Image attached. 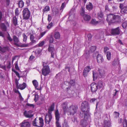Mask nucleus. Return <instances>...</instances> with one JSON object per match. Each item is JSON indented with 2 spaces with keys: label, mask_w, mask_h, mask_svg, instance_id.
Masks as SVG:
<instances>
[{
  "label": "nucleus",
  "mask_w": 127,
  "mask_h": 127,
  "mask_svg": "<svg viewBox=\"0 0 127 127\" xmlns=\"http://www.w3.org/2000/svg\"><path fill=\"white\" fill-rule=\"evenodd\" d=\"M30 38L31 41L29 43V44H30L31 45H33V44L36 43V41L34 39L35 37L33 34H30ZM29 45V44L28 43L22 44H21L20 43L17 47H26L28 46Z\"/></svg>",
  "instance_id": "nucleus-3"
},
{
  "label": "nucleus",
  "mask_w": 127,
  "mask_h": 127,
  "mask_svg": "<svg viewBox=\"0 0 127 127\" xmlns=\"http://www.w3.org/2000/svg\"><path fill=\"white\" fill-rule=\"evenodd\" d=\"M39 96L38 95H35L34 99L35 102L37 101L38 99Z\"/></svg>",
  "instance_id": "nucleus-55"
},
{
  "label": "nucleus",
  "mask_w": 127,
  "mask_h": 127,
  "mask_svg": "<svg viewBox=\"0 0 127 127\" xmlns=\"http://www.w3.org/2000/svg\"><path fill=\"white\" fill-rule=\"evenodd\" d=\"M62 106L64 110V111H67L68 109L67 103L65 102L63 103L62 104Z\"/></svg>",
  "instance_id": "nucleus-28"
},
{
  "label": "nucleus",
  "mask_w": 127,
  "mask_h": 127,
  "mask_svg": "<svg viewBox=\"0 0 127 127\" xmlns=\"http://www.w3.org/2000/svg\"><path fill=\"white\" fill-rule=\"evenodd\" d=\"M60 114L59 112H55V115L56 119V126L61 125L59 123V121L60 118Z\"/></svg>",
  "instance_id": "nucleus-11"
},
{
  "label": "nucleus",
  "mask_w": 127,
  "mask_h": 127,
  "mask_svg": "<svg viewBox=\"0 0 127 127\" xmlns=\"http://www.w3.org/2000/svg\"><path fill=\"white\" fill-rule=\"evenodd\" d=\"M27 106H29L30 107L34 108V105L33 104H31L28 103H27L26 104Z\"/></svg>",
  "instance_id": "nucleus-56"
},
{
  "label": "nucleus",
  "mask_w": 127,
  "mask_h": 127,
  "mask_svg": "<svg viewBox=\"0 0 127 127\" xmlns=\"http://www.w3.org/2000/svg\"><path fill=\"white\" fill-rule=\"evenodd\" d=\"M120 27H118L116 28L111 29V33L113 35H118L120 33Z\"/></svg>",
  "instance_id": "nucleus-8"
},
{
  "label": "nucleus",
  "mask_w": 127,
  "mask_h": 127,
  "mask_svg": "<svg viewBox=\"0 0 127 127\" xmlns=\"http://www.w3.org/2000/svg\"><path fill=\"white\" fill-rule=\"evenodd\" d=\"M35 58L34 56H32V55L29 58V60L30 61H32Z\"/></svg>",
  "instance_id": "nucleus-64"
},
{
  "label": "nucleus",
  "mask_w": 127,
  "mask_h": 127,
  "mask_svg": "<svg viewBox=\"0 0 127 127\" xmlns=\"http://www.w3.org/2000/svg\"><path fill=\"white\" fill-rule=\"evenodd\" d=\"M46 31L44 32H41L39 36H36L35 37L36 39L38 40L40 39L42 37L43 35L46 33Z\"/></svg>",
  "instance_id": "nucleus-25"
},
{
  "label": "nucleus",
  "mask_w": 127,
  "mask_h": 127,
  "mask_svg": "<svg viewBox=\"0 0 127 127\" xmlns=\"http://www.w3.org/2000/svg\"><path fill=\"white\" fill-rule=\"evenodd\" d=\"M122 124L124 127H127V120L126 119H123Z\"/></svg>",
  "instance_id": "nucleus-38"
},
{
  "label": "nucleus",
  "mask_w": 127,
  "mask_h": 127,
  "mask_svg": "<svg viewBox=\"0 0 127 127\" xmlns=\"http://www.w3.org/2000/svg\"><path fill=\"white\" fill-rule=\"evenodd\" d=\"M22 36L23 38V42H26L27 39V36L25 33L22 34Z\"/></svg>",
  "instance_id": "nucleus-40"
},
{
  "label": "nucleus",
  "mask_w": 127,
  "mask_h": 127,
  "mask_svg": "<svg viewBox=\"0 0 127 127\" xmlns=\"http://www.w3.org/2000/svg\"><path fill=\"white\" fill-rule=\"evenodd\" d=\"M54 41V39L53 38V36H51L50 38L49 39V43H52Z\"/></svg>",
  "instance_id": "nucleus-51"
},
{
  "label": "nucleus",
  "mask_w": 127,
  "mask_h": 127,
  "mask_svg": "<svg viewBox=\"0 0 127 127\" xmlns=\"http://www.w3.org/2000/svg\"><path fill=\"white\" fill-rule=\"evenodd\" d=\"M12 71L15 74L16 76L19 78L21 77L19 73L17 71H16L14 69H12Z\"/></svg>",
  "instance_id": "nucleus-44"
},
{
  "label": "nucleus",
  "mask_w": 127,
  "mask_h": 127,
  "mask_svg": "<svg viewBox=\"0 0 127 127\" xmlns=\"http://www.w3.org/2000/svg\"><path fill=\"white\" fill-rule=\"evenodd\" d=\"M119 113L117 112H114V116L115 117L117 118L119 117Z\"/></svg>",
  "instance_id": "nucleus-45"
},
{
  "label": "nucleus",
  "mask_w": 127,
  "mask_h": 127,
  "mask_svg": "<svg viewBox=\"0 0 127 127\" xmlns=\"http://www.w3.org/2000/svg\"><path fill=\"white\" fill-rule=\"evenodd\" d=\"M75 82V80H71L69 82H68L71 86H74V85Z\"/></svg>",
  "instance_id": "nucleus-46"
},
{
  "label": "nucleus",
  "mask_w": 127,
  "mask_h": 127,
  "mask_svg": "<svg viewBox=\"0 0 127 127\" xmlns=\"http://www.w3.org/2000/svg\"><path fill=\"white\" fill-rule=\"evenodd\" d=\"M62 127H69L67 123L66 122H64L62 125Z\"/></svg>",
  "instance_id": "nucleus-52"
},
{
  "label": "nucleus",
  "mask_w": 127,
  "mask_h": 127,
  "mask_svg": "<svg viewBox=\"0 0 127 127\" xmlns=\"http://www.w3.org/2000/svg\"><path fill=\"white\" fill-rule=\"evenodd\" d=\"M13 40L14 42V45L18 46L20 43V42L18 38L16 36L14 35L13 36Z\"/></svg>",
  "instance_id": "nucleus-17"
},
{
  "label": "nucleus",
  "mask_w": 127,
  "mask_h": 127,
  "mask_svg": "<svg viewBox=\"0 0 127 127\" xmlns=\"http://www.w3.org/2000/svg\"><path fill=\"white\" fill-rule=\"evenodd\" d=\"M98 87H99V89L102 88L103 87V82L101 81H99L98 83Z\"/></svg>",
  "instance_id": "nucleus-37"
},
{
  "label": "nucleus",
  "mask_w": 127,
  "mask_h": 127,
  "mask_svg": "<svg viewBox=\"0 0 127 127\" xmlns=\"http://www.w3.org/2000/svg\"><path fill=\"white\" fill-rule=\"evenodd\" d=\"M114 15L112 14H109L107 15L106 20L109 24L114 23L113 22Z\"/></svg>",
  "instance_id": "nucleus-9"
},
{
  "label": "nucleus",
  "mask_w": 127,
  "mask_h": 127,
  "mask_svg": "<svg viewBox=\"0 0 127 127\" xmlns=\"http://www.w3.org/2000/svg\"><path fill=\"white\" fill-rule=\"evenodd\" d=\"M0 28L2 31L6 32L7 28L5 23H1L0 24Z\"/></svg>",
  "instance_id": "nucleus-19"
},
{
  "label": "nucleus",
  "mask_w": 127,
  "mask_h": 127,
  "mask_svg": "<svg viewBox=\"0 0 127 127\" xmlns=\"http://www.w3.org/2000/svg\"><path fill=\"white\" fill-rule=\"evenodd\" d=\"M32 125L37 127H43L44 125V121L42 117L39 118L38 119L37 118L34 119L32 122Z\"/></svg>",
  "instance_id": "nucleus-2"
},
{
  "label": "nucleus",
  "mask_w": 127,
  "mask_h": 127,
  "mask_svg": "<svg viewBox=\"0 0 127 127\" xmlns=\"http://www.w3.org/2000/svg\"><path fill=\"white\" fill-rule=\"evenodd\" d=\"M27 112H24V115L27 118H31L33 116V114H29Z\"/></svg>",
  "instance_id": "nucleus-32"
},
{
  "label": "nucleus",
  "mask_w": 127,
  "mask_h": 127,
  "mask_svg": "<svg viewBox=\"0 0 127 127\" xmlns=\"http://www.w3.org/2000/svg\"><path fill=\"white\" fill-rule=\"evenodd\" d=\"M23 19L26 20H28L31 15L30 11L27 8H24L22 11Z\"/></svg>",
  "instance_id": "nucleus-4"
},
{
  "label": "nucleus",
  "mask_w": 127,
  "mask_h": 127,
  "mask_svg": "<svg viewBox=\"0 0 127 127\" xmlns=\"http://www.w3.org/2000/svg\"><path fill=\"white\" fill-rule=\"evenodd\" d=\"M55 107L54 103H53L48 108V111H53Z\"/></svg>",
  "instance_id": "nucleus-36"
},
{
  "label": "nucleus",
  "mask_w": 127,
  "mask_h": 127,
  "mask_svg": "<svg viewBox=\"0 0 127 127\" xmlns=\"http://www.w3.org/2000/svg\"><path fill=\"white\" fill-rule=\"evenodd\" d=\"M86 8L89 10H91L93 8V5L91 3L89 2L88 4L87 5Z\"/></svg>",
  "instance_id": "nucleus-27"
},
{
  "label": "nucleus",
  "mask_w": 127,
  "mask_h": 127,
  "mask_svg": "<svg viewBox=\"0 0 127 127\" xmlns=\"http://www.w3.org/2000/svg\"><path fill=\"white\" fill-rule=\"evenodd\" d=\"M84 20L85 21H88L90 20L91 18L90 16L87 14H86L83 16Z\"/></svg>",
  "instance_id": "nucleus-33"
},
{
  "label": "nucleus",
  "mask_w": 127,
  "mask_h": 127,
  "mask_svg": "<svg viewBox=\"0 0 127 127\" xmlns=\"http://www.w3.org/2000/svg\"><path fill=\"white\" fill-rule=\"evenodd\" d=\"M82 114H84V119L80 122V125L83 127H86L88 124V122L89 120H91L90 115L88 112H84Z\"/></svg>",
  "instance_id": "nucleus-1"
},
{
  "label": "nucleus",
  "mask_w": 127,
  "mask_h": 127,
  "mask_svg": "<svg viewBox=\"0 0 127 127\" xmlns=\"http://www.w3.org/2000/svg\"><path fill=\"white\" fill-rule=\"evenodd\" d=\"M120 8L121 9V12L122 14L127 13V7L124 6L123 8L120 5Z\"/></svg>",
  "instance_id": "nucleus-21"
},
{
  "label": "nucleus",
  "mask_w": 127,
  "mask_h": 127,
  "mask_svg": "<svg viewBox=\"0 0 127 127\" xmlns=\"http://www.w3.org/2000/svg\"><path fill=\"white\" fill-rule=\"evenodd\" d=\"M112 8L114 11H116V10L118 8V7L117 6L114 5L112 6Z\"/></svg>",
  "instance_id": "nucleus-57"
},
{
  "label": "nucleus",
  "mask_w": 127,
  "mask_h": 127,
  "mask_svg": "<svg viewBox=\"0 0 127 127\" xmlns=\"http://www.w3.org/2000/svg\"><path fill=\"white\" fill-rule=\"evenodd\" d=\"M50 10V7L48 6H46L45 8L43 9V13L45 12L46 11H49Z\"/></svg>",
  "instance_id": "nucleus-41"
},
{
  "label": "nucleus",
  "mask_w": 127,
  "mask_h": 127,
  "mask_svg": "<svg viewBox=\"0 0 127 127\" xmlns=\"http://www.w3.org/2000/svg\"><path fill=\"white\" fill-rule=\"evenodd\" d=\"M26 84L24 82L22 84H20L19 86L17 88L18 89H20L21 90H23L26 87Z\"/></svg>",
  "instance_id": "nucleus-23"
},
{
  "label": "nucleus",
  "mask_w": 127,
  "mask_h": 127,
  "mask_svg": "<svg viewBox=\"0 0 127 127\" xmlns=\"http://www.w3.org/2000/svg\"><path fill=\"white\" fill-rule=\"evenodd\" d=\"M7 49V47H3L0 46V52L2 53H5Z\"/></svg>",
  "instance_id": "nucleus-34"
},
{
  "label": "nucleus",
  "mask_w": 127,
  "mask_h": 127,
  "mask_svg": "<svg viewBox=\"0 0 127 127\" xmlns=\"http://www.w3.org/2000/svg\"><path fill=\"white\" fill-rule=\"evenodd\" d=\"M81 108L82 111H89L90 107L88 102L86 101H83L81 104Z\"/></svg>",
  "instance_id": "nucleus-5"
},
{
  "label": "nucleus",
  "mask_w": 127,
  "mask_h": 127,
  "mask_svg": "<svg viewBox=\"0 0 127 127\" xmlns=\"http://www.w3.org/2000/svg\"><path fill=\"white\" fill-rule=\"evenodd\" d=\"M98 22L96 21L95 19H93L91 22V23L93 24L96 25L98 24Z\"/></svg>",
  "instance_id": "nucleus-42"
},
{
  "label": "nucleus",
  "mask_w": 127,
  "mask_h": 127,
  "mask_svg": "<svg viewBox=\"0 0 127 127\" xmlns=\"http://www.w3.org/2000/svg\"><path fill=\"white\" fill-rule=\"evenodd\" d=\"M49 47L48 48V51L49 52H51V57L53 58H54V51H55V49L54 46L51 45L50 43L49 44Z\"/></svg>",
  "instance_id": "nucleus-10"
},
{
  "label": "nucleus",
  "mask_w": 127,
  "mask_h": 127,
  "mask_svg": "<svg viewBox=\"0 0 127 127\" xmlns=\"http://www.w3.org/2000/svg\"><path fill=\"white\" fill-rule=\"evenodd\" d=\"M97 61L98 63L101 64L104 61V59L102 56L100 54H98L97 56Z\"/></svg>",
  "instance_id": "nucleus-16"
},
{
  "label": "nucleus",
  "mask_w": 127,
  "mask_h": 127,
  "mask_svg": "<svg viewBox=\"0 0 127 127\" xmlns=\"http://www.w3.org/2000/svg\"><path fill=\"white\" fill-rule=\"evenodd\" d=\"M18 4L19 7L21 8L24 7V3L22 0H20L18 1Z\"/></svg>",
  "instance_id": "nucleus-26"
},
{
  "label": "nucleus",
  "mask_w": 127,
  "mask_h": 127,
  "mask_svg": "<svg viewBox=\"0 0 127 127\" xmlns=\"http://www.w3.org/2000/svg\"><path fill=\"white\" fill-rule=\"evenodd\" d=\"M119 61L118 58L114 59L112 63V65L114 66L116 65L119 64Z\"/></svg>",
  "instance_id": "nucleus-31"
},
{
  "label": "nucleus",
  "mask_w": 127,
  "mask_h": 127,
  "mask_svg": "<svg viewBox=\"0 0 127 127\" xmlns=\"http://www.w3.org/2000/svg\"><path fill=\"white\" fill-rule=\"evenodd\" d=\"M98 16L99 18H102L103 17V13L101 12H99L98 13Z\"/></svg>",
  "instance_id": "nucleus-43"
},
{
  "label": "nucleus",
  "mask_w": 127,
  "mask_h": 127,
  "mask_svg": "<svg viewBox=\"0 0 127 127\" xmlns=\"http://www.w3.org/2000/svg\"><path fill=\"white\" fill-rule=\"evenodd\" d=\"M52 17L51 15L49 14L48 15V21L50 22L52 20Z\"/></svg>",
  "instance_id": "nucleus-60"
},
{
  "label": "nucleus",
  "mask_w": 127,
  "mask_h": 127,
  "mask_svg": "<svg viewBox=\"0 0 127 127\" xmlns=\"http://www.w3.org/2000/svg\"><path fill=\"white\" fill-rule=\"evenodd\" d=\"M15 83L16 87L17 88H18L19 86V83L17 79H16L15 80Z\"/></svg>",
  "instance_id": "nucleus-59"
},
{
  "label": "nucleus",
  "mask_w": 127,
  "mask_h": 127,
  "mask_svg": "<svg viewBox=\"0 0 127 127\" xmlns=\"http://www.w3.org/2000/svg\"><path fill=\"white\" fill-rule=\"evenodd\" d=\"M42 51L41 50L39 49H37L35 50V52L38 54H40L41 52Z\"/></svg>",
  "instance_id": "nucleus-54"
},
{
  "label": "nucleus",
  "mask_w": 127,
  "mask_h": 127,
  "mask_svg": "<svg viewBox=\"0 0 127 127\" xmlns=\"http://www.w3.org/2000/svg\"><path fill=\"white\" fill-rule=\"evenodd\" d=\"M42 72V74L45 76L49 75L50 72V70L49 66L48 65L44 66L43 64Z\"/></svg>",
  "instance_id": "nucleus-6"
},
{
  "label": "nucleus",
  "mask_w": 127,
  "mask_h": 127,
  "mask_svg": "<svg viewBox=\"0 0 127 127\" xmlns=\"http://www.w3.org/2000/svg\"><path fill=\"white\" fill-rule=\"evenodd\" d=\"M18 18L17 17L14 16L13 17V19L12 20V22H13L14 25L15 26H16L18 25Z\"/></svg>",
  "instance_id": "nucleus-22"
},
{
  "label": "nucleus",
  "mask_w": 127,
  "mask_h": 127,
  "mask_svg": "<svg viewBox=\"0 0 127 127\" xmlns=\"http://www.w3.org/2000/svg\"><path fill=\"white\" fill-rule=\"evenodd\" d=\"M98 70L100 75L101 77L104 76L105 74V72L104 69L103 68H99Z\"/></svg>",
  "instance_id": "nucleus-24"
},
{
  "label": "nucleus",
  "mask_w": 127,
  "mask_h": 127,
  "mask_svg": "<svg viewBox=\"0 0 127 127\" xmlns=\"http://www.w3.org/2000/svg\"><path fill=\"white\" fill-rule=\"evenodd\" d=\"M121 19L120 16L119 15H115L113 22L115 23H119L121 22Z\"/></svg>",
  "instance_id": "nucleus-14"
},
{
  "label": "nucleus",
  "mask_w": 127,
  "mask_h": 127,
  "mask_svg": "<svg viewBox=\"0 0 127 127\" xmlns=\"http://www.w3.org/2000/svg\"><path fill=\"white\" fill-rule=\"evenodd\" d=\"M91 69L90 66H88L86 67L84 69L83 71V75L86 77L87 76L88 73L89 72Z\"/></svg>",
  "instance_id": "nucleus-15"
},
{
  "label": "nucleus",
  "mask_w": 127,
  "mask_h": 127,
  "mask_svg": "<svg viewBox=\"0 0 127 127\" xmlns=\"http://www.w3.org/2000/svg\"><path fill=\"white\" fill-rule=\"evenodd\" d=\"M78 109V106L77 105H73L70 106L69 108V110L70 111H76Z\"/></svg>",
  "instance_id": "nucleus-20"
},
{
  "label": "nucleus",
  "mask_w": 127,
  "mask_h": 127,
  "mask_svg": "<svg viewBox=\"0 0 127 127\" xmlns=\"http://www.w3.org/2000/svg\"><path fill=\"white\" fill-rule=\"evenodd\" d=\"M48 112L46 114L45 116V123L48 124L51 121L52 118V116L50 112Z\"/></svg>",
  "instance_id": "nucleus-7"
},
{
  "label": "nucleus",
  "mask_w": 127,
  "mask_h": 127,
  "mask_svg": "<svg viewBox=\"0 0 127 127\" xmlns=\"http://www.w3.org/2000/svg\"><path fill=\"white\" fill-rule=\"evenodd\" d=\"M81 14L83 17L86 14H85V10L83 8H82L81 12Z\"/></svg>",
  "instance_id": "nucleus-53"
},
{
  "label": "nucleus",
  "mask_w": 127,
  "mask_h": 127,
  "mask_svg": "<svg viewBox=\"0 0 127 127\" xmlns=\"http://www.w3.org/2000/svg\"><path fill=\"white\" fill-rule=\"evenodd\" d=\"M15 16L17 17V18L20 14V12L18 8H17L15 10Z\"/></svg>",
  "instance_id": "nucleus-35"
},
{
  "label": "nucleus",
  "mask_w": 127,
  "mask_h": 127,
  "mask_svg": "<svg viewBox=\"0 0 127 127\" xmlns=\"http://www.w3.org/2000/svg\"><path fill=\"white\" fill-rule=\"evenodd\" d=\"M15 68L17 70H20V69L19 67L18 64H16L15 65Z\"/></svg>",
  "instance_id": "nucleus-61"
},
{
  "label": "nucleus",
  "mask_w": 127,
  "mask_h": 127,
  "mask_svg": "<svg viewBox=\"0 0 127 127\" xmlns=\"http://www.w3.org/2000/svg\"><path fill=\"white\" fill-rule=\"evenodd\" d=\"M32 83L35 88L37 90H41V88H38V83L37 81L36 80H34L32 81Z\"/></svg>",
  "instance_id": "nucleus-18"
},
{
  "label": "nucleus",
  "mask_w": 127,
  "mask_h": 127,
  "mask_svg": "<svg viewBox=\"0 0 127 127\" xmlns=\"http://www.w3.org/2000/svg\"><path fill=\"white\" fill-rule=\"evenodd\" d=\"M122 27L124 29L126 28L127 27V22H125L122 24Z\"/></svg>",
  "instance_id": "nucleus-47"
},
{
  "label": "nucleus",
  "mask_w": 127,
  "mask_h": 127,
  "mask_svg": "<svg viewBox=\"0 0 127 127\" xmlns=\"http://www.w3.org/2000/svg\"><path fill=\"white\" fill-rule=\"evenodd\" d=\"M111 126V123L110 122L106 121H104V127H110Z\"/></svg>",
  "instance_id": "nucleus-30"
},
{
  "label": "nucleus",
  "mask_w": 127,
  "mask_h": 127,
  "mask_svg": "<svg viewBox=\"0 0 127 127\" xmlns=\"http://www.w3.org/2000/svg\"><path fill=\"white\" fill-rule=\"evenodd\" d=\"M54 36L56 39H59L60 37V34L59 32H55L54 33Z\"/></svg>",
  "instance_id": "nucleus-29"
},
{
  "label": "nucleus",
  "mask_w": 127,
  "mask_h": 127,
  "mask_svg": "<svg viewBox=\"0 0 127 127\" xmlns=\"http://www.w3.org/2000/svg\"><path fill=\"white\" fill-rule=\"evenodd\" d=\"M44 44V41H40L38 44V45L39 47H41Z\"/></svg>",
  "instance_id": "nucleus-49"
},
{
  "label": "nucleus",
  "mask_w": 127,
  "mask_h": 127,
  "mask_svg": "<svg viewBox=\"0 0 127 127\" xmlns=\"http://www.w3.org/2000/svg\"><path fill=\"white\" fill-rule=\"evenodd\" d=\"M65 3L64 2L63 3H62V5L61 7V8H60L61 9H63L65 6Z\"/></svg>",
  "instance_id": "nucleus-63"
},
{
  "label": "nucleus",
  "mask_w": 127,
  "mask_h": 127,
  "mask_svg": "<svg viewBox=\"0 0 127 127\" xmlns=\"http://www.w3.org/2000/svg\"><path fill=\"white\" fill-rule=\"evenodd\" d=\"M97 99L95 98H92L90 100V102L91 103L93 102L94 101L96 100Z\"/></svg>",
  "instance_id": "nucleus-62"
},
{
  "label": "nucleus",
  "mask_w": 127,
  "mask_h": 127,
  "mask_svg": "<svg viewBox=\"0 0 127 127\" xmlns=\"http://www.w3.org/2000/svg\"><path fill=\"white\" fill-rule=\"evenodd\" d=\"M7 38L10 42H11L13 40L12 39L11 37L9 34H8V36L7 37Z\"/></svg>",
  "instance_id": "nucleus-58"
},
{
  "label": "nucleus",
  "mask_w": 127,
  "mask_h": 127,
  "mask_svg": "<svg viewBox=\"0 0 127 127\" xmlns=\"http://www.w3.org/2000/svg\"><path fill=\"white\" fill-rule=\"evenodd\" d=\"M90 49L92 52H94L95 51L96 49V47L95 46H93L90 48Z\"/></svg>",
  "instance_id": "nucleus-48"
},
{
  "label": "nucleus",
  "mask_w": 127,
  "mask_h": 127,
  "mask_svg": "<svg viewBox=\"0 0 127 127\" xmlns=\"http://www.w3.org/2000/svg\"><path fill=\"white\" fill-rule=\"evenodd\" d=\"M111 52L109 51L107 52L106 57L107 59L109 60H110L111 58Z\"/></svg>",
  "instance_id": "nucleus-39"
},
{
  "label": "nucleus",
  "mask_w": 127,
  "mask_h": 127,
  "mask_svg": "<svg viewBox=\"0 0 127 127\" xmlns=\"http://www.w3.org/2000/svg\"><path fill=\"white\" fill-rule=\"evenodd\" d=\"M53 26V23L52 22H51L48 24V25L47 27V29H49Z\"/></svg>",
  "instance_id": "nucleus-50"
},
{
  "label": "nucleus",
  "mask_w": 127,
  "mask_h": 127,
  "mask_svg": "<svg viewBox=\"0 0 127 127\" xmlns=\"http://www.w3.org/2000/svg\"><path fill=\"white\" fill-rule=\"evenodd\" d=\"M21 127H30V124L27 120H25L20 124Z\"/></svg>",
  "instance_id": "nucleus-13"
},
{
  "label": "nucleus",
  "mask_w": 127,
  "mask_h": 127,
  "mask_svg": "<svg viewBox=\"0 0 127 127\" xmlns=\"http://www.w3.org/2000/svg\"><path fill=\"white\" fill-rule=\"evenodd\" d=\"M91 89L92 92H94L96 91L98 89V85L96 83H93L90 85Z\"/></svg>",
  "instance_id": "nucleus-12"
}]
</instances>
